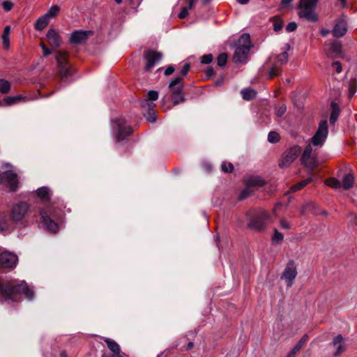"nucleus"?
I'll return each instance as SVG.
<instances>
[{
  "label": "nucleus",
  "mask_w": 357,
  "mask_h": 357,
  "mask_svg": "<svg viewBox=\"0 0 357 357\" xmlns=\"http://www.w3.org/2000/svg\"><path fill=\"white\" fill-rule=\"evenodd\" d=\"M0 294L5 300L14 301V296L16 294H24L29 300L33 297V291L28 287L24 281L18 285H13L10 282L1 284Z\"/></svg>",
  "instance_id": "obj_1"
},
{
  "label": "nucleus",
  "mask_w": 357,
  "mask_h": 357,
  "mask_svg": "<svg viewBox=\"0 0 357 357\" xmlns=\"http://www.w3.org/2000/svg\"><path fill=\"white\" fill-rule=\"evenodd\" d=\"M251 48L250 37L248 33H243L238 40V45L235 50L233 60L235 63H245Z\"/></svg>",
  "instance_id": "obj_2"
},
{
  "label": "nucleus",
  "mask_w": 357,
  "mask_h": 357,
  "mask_svg": "<svg viewBox=\"0 0 357 357\" xmlns=\"http://www.w3.org/2000/svg\"><path fill=\"white\" fill-rule=\"evenodd\" d=\"M317 0H300L298 15L307 21L315 22L318 20L314 9Z\"/></svg>",
  "instance_id": "obj_3"
},
{
  "label": "nucleus",
  "mask_w": 357,
  "mask_h": 357,
  "mask_svg": "<svg viewBox=\"0 0 357 357\" xmlns=\"http://www.w3.org/2000/svg\"><path fill=\"white\" fill-rule=\"evenodd\" d=\"M113 122V131L115 135L116 141L121 142L125 139L128 135H130L132 129L129 126L126 119L123 117H119L112 120Z\"/></svg>",
  "instance_id": "obj_4"
},
{
  "label": "nucleus",
  "mask_w": 357,
  "mask_h": 357,
  "mask_svg": "<svg viewBox=\"0 0 357 357\" xmlns=\"http://www.w3.org/2000/svg\"><path fill=\"white\" fill-rule=\"evenodd\" d=\"M29 211V206L26 202H20L13 206L10 210V218L16 224H22Z\"/></svg>",
  "instance_id": "obj_5"
},
{
  "label": "nucleus",
  "mask_w": 357,
  "mask_h": 357,
  "mask_svg": "<svg viewBox=\"0 0 357 357\" xmlns=\"http://www.w3.org/2000/svg\"><path fill=\"white\" fill-rule=\"evenodd\" d=\"M301 160L302 164L310 170L314 169L318 165L317 150L313 149L312 144L305 146Z\"/></svg>",
  "instance_id": "obj_6"
},
{
  "label": "nucleus",
  "mask_w": 357,
  "mask_h": 357,
  "mask_svg": "<svg viewBox=\"0 0 357 357\" xmlns=\"http://www.w3.org/2000/svg\"><path fill=\"white\" fill-rule=\"evenodd\" d=\"M301 152L299 146L295 145L285 151L281 156L279 166L281 168H287L298 158Z\"/></svg>",
  "instance_id": "obj_7"
},
{
  "label": "nucleus",
  "mask_w": 357,
  "mask_h": 357,
  "mask_svg": "<svg viewBox=\"0 0 357 357\" xmlns=\"http://www.w3.org/2000/svg\"><path fill=\"white\" fill-rule=\"evenodd\" d=\"M328 134V126L326 120H321L315 134L311 139L313 146H321L324 145Z\"/></svg>",
  "instance_id": "obj_8"
},
{
  "label": "nucleus",
  "mask_w": 357,
  "mask_h": 357,
  "mask_svg": "<svg viewBox=\"0 0 357 357\" xmlns=\"http://www.w3.org/2000/svg\"><path fill=\"white\" fill-rule=\"evenodd\" d=\"M55 57L61 75L65 77L70 75L72 74V70L68 65L66 53L58 51Z\"/></svg>",
  "instance_id": "obj_9"
},
{
  "label": "nucleus",
  "mask_w": 357,
  "mask_h": 357,
  "mask_svg": "<svg viewBox=\"0 0 357 357\" xmlns=\"http://www.w3.org/2000/svg\"><path fill=\"white\" fill-rule=\"evenodd\" d=\"M297 275V269L294 261H289L281 276V279L285 281L287 287H291Z\"/></svg>",
  "instance_id": "obj_10"
},
{
  "label": "nucleus",
  "mask_w": 357,
  "mask_h": 357,
  "mask_svg": "<svg viewBox=\"0 0 357 357\" xmlns=\"http://www.w3.org/2000/svg\"><path fill=\"white\" fill-rule=\"evenodd\" d=\"M17 261V256L13 252L5 251L0 254V266L3 268H13Z\"/></svg>",
  "instance_id": "obj_11"
},
{
  "label": "nucleus",
  "mask_w": 357,
  "mask_h": 357,
  "mask_svg": "<svg viewBox=\"0 0 357 357\" xmlns=\"http://www.w3.org/2000/svg\"><path fill=\"white\" fill-rule=\"evenodd\" d=\"M146 61L145 70L146 71L151 70L156 63H158L162 59V54L155 51H148L144 56Z\"/></svg>",
  "instance_id": "obj_12"
},
{
  "label": "nucleus",
  "mask_w": 357,
  "mask_h": 357,
  "mask_svg": "<svg viewBox=\"0 0 357 357\" xmlns=\"http://www.w3.org/2000/svg\"><path fill=\"white\" fill-rule=\"evenodd\" d=\"M109 350L112 352L110 357H126V355L121 351L119 344L114 340L108 337H102Z\"/></svg>",
  "instance_id": "obj_13"
},
{
  "label": "nucleus",
  "mask_w": 357,
  "mask_h": 357,
  "mask_svg": "<svg viewBox=\"0 0 357 357\" xmlns=\"http://www.w3.org/2000/svg\"><path fill=\"white\" fill-rule=\"evenodd\" d=\"M0 182L8 183L10 190L15 191L17 184V174L11 171L5 172L0 176Z\"/></svg>",
  "instance_id": "obj_14"
},
{
  "label": "nucleus",
  "mask_w": 357,
  "mask_h": 357,
  "mask_svg": "<svg viewBox=\"0 0 357 357\" xmlns=\"http://www.w3.org/2000/svg\"><path fill=\"white\" fill-rule=\"evenodd\" d=\"M268 218V213L263 211L260 216L255 217L250 220L249 227L256 230H261L265 227V222Z\"/></svg>",
  "instance_id": "obj_15"
},
{
  "label": "nucleus",
  "mask_w": 357,
  "mask_h": 357,
  "mask_svg": "<svg viewBox=\"0 0 357 357\" xmlns=\"http://www.w3.org/2000/svg\"><path fill=\"white\" fill-rule=\"evenodd\" d=\"M46 36L50 45L53 48L56 49L61 45V38L55 29H49L47 32Z\"/></svg>",
  "instance_id": "obj_16"
},
{
  "label": "nucleus",
  "mask_w": 357,
  "mask_h": 357,
  "mask_svg": "<svg viewBox=\"0 0 357 357\" xmlns=\"http://www.w3.org/2000/svg\"><path fill=\"white\" fill-rule=\"evenodd\" d=\"M92 35L91 31H75L72 33L70 40L72 43L79 44L85 42Z\"/></svg>",
  "instance_id": "obj_17"
},
{
  "label": "nucleus",
  "mask_w": 357,
  "mask_h": 357,
  "mask_svg": "<svg viewBox=\"0 0 357 357\" xmlns=\"http://www.w3.org/2000/svg\"><path fill=\"white\" fill-rule=\"evenodd\" d=\"M332 344L335 350L334 353L335 356H337L341 354L347 348V345L344 342V338L342 335H337L335 337L332 341Z\"/></svg>",
  "instance_id": "obj_18"
},
{
  "label": "nucleus",
  "mask_w": 357,
  "mask_h": 357,
  "mask_svg": "<svg viewBox=\"0 0 357 357\" xmlns=\"http://www.w3.org/2000/svg\"><path fill=\"white\" fill-rule=\"evenodd\" d=\"M40 215L45 228L50 232L56 233L58 231V225L47 215L45 211H40Z\"/></svg>",
  "instance_id": "obj_19"
},
{
  "label": "nucleus",
  "mask_w": 357,
  "mask_h": 357,
  "mask_svg": "<svg viewBox=\"0 0 357 357\" xmlns=\"http://www.w3.org/2000/svg\"><path fill=\"white\" fill-rule=\"evenodd\" d=\"M347 31V22L344 20L340 19L336 22L332 32L335 37L340 38L343 36Z\"/></svg>",
  "instance_id": "obj_20"
},
{
  "label": "nucleus",
  "mask_w": 357,
  "mask_h": 357,
  "mask_svg": "<svg viewBox=\"0 0 357 357\" xmlns=\"http://www.w3.org/2000/svg\"><path fill=\"white\" fill-rule=\"evenodd\" d=\"M183 86V79L181 77H176L172 79L169 85V88L173 94L181 93Z\"/></svg>",
  "instance_id": "obj_21"
},
{
  "label": "nucleus",
  "mask_w": 357,
  "mask_h": 357,
  "mask_svg": "<svg viewBox=\"0 0 357 357\" xmlns=\"http://www.w3.org/2000/svg\"><path fill=\"white\" fill-rule=\"evenodd\" d=\"M307 340L308 335L305 334L302 337L296 345L289 351L287 357H295Z\"/></svg>",
  "instance_id": "obj_22"
},
{
  "label": "nucleus",
  "mask_w": 357,
  "mask_h": 357,
  "mask_svg": "<svg viewBox=\"0 0 357 357\" xmlns=\"http://www.w3.org/2000/svg\"><path fill=\"white\" fill-rule=\"evenodd\" d=\"M50 20L47 17V15H43L37 20L34 26L35 29L38 31L44 29L47 26Z\"/></svg>",
  "instance_id": "obj_23"
},
{
  "label": "nucleus",
  "mask_w": 357,
  "mask_h": 357,
  "mask_svg": "<svg viewBox=\"0 0 357 357\" xmlns=\"http://www.w3.org/2000/svg\"><path fill=\"white\" fill-rule=\"evenodd\" d=\"M331 114L330 116V122L331 124L335 123L340 114V107L338 105L334 102H331Z\"/></svg>",
  "instance_id": "obj_24"
},
{
  "label": "nucleus",
  "mask_w": 357,
  "mask_h": 357,
  "mask_svg": "<svg viewBox=\"0 0 357 357\" xmlns=\"http://www.w3.org/2000/svg\"><path fill=\"white\" fill-rule=\"evenodd\" d=\"M10 33V26H5V28L3 29V34L1 36L3 47L5 49H8L10 47V38H9Z\"/></svg>",
  "instance_id": "obj_25"
},
{
  "label": "nucleus",
  "mask_w": 357,
  "mask_h": 357,
  "mask_svg": "<svg viewBox=\"0 0 357 357\" xmlns=\"http://www.w3.org/2000/svg\"><path fill=\"white\" fill-rule=\"evenodd\" d=\"M246 184L250 187H261L265 184V181L259 176H255L250 178Z\"/></svg>",
  "instance_id": "obj_26"
},
{
  "label": "nucleus",
  "mask_w": 357,
  "mask_h": 357,
  "mask_svg": "<svg viewBox=\"0 0 357 357\" xmlns=\"http://www.w3.org/2000/svg\"><path fill=\"white\" fill-rule=\"evenodd\" d=\"M354 182V176L349 174H346L343 177V179H342V187L345 190H349L353 186Z\"/></svg>",
  "instance_id": "obj_27"
},
{
  "label": "nucleus",
  "mask_w": 357,
  "mask_h": 357,
  "mask_svg": "<svg viewBox=\"0 0 357 357\" xmlns=\"http://www.w3.org/2000/svg\"><path fill=\"white\" fill-rule=\"evenodd\" d=\"M36 194L43 201L50 199V189L47 187H41L36 190Z\"/></svg>",
  "instance_id": "obj_28"
},
{
  "label": "nucleus",
  "mask_w": 357,
  "mask_h": 357,
  "mask_svg": "<svg viewBox=\"0 0 357 357\" xmlns=\"http://www.w3.org/2000/svg\"><path fill=\"white\" fill-rule=\"evenodd\" d=\"M196 1L197 0H188V6L183 7L178 15L180 19H183L188 15V11L192 8Z\"/></svg>",
  "instance_id": "obj_29"
},
{
  "label": "nucleus",
  "mask_w": 357,
  "mask_h": 357,
  "mask_svg": "<svg viewBox=\"0 0 357 357\" xmlns=\"http://www.w3.org/2000/svg\"><path fill=\"white\" fill-rule=\"evenodd\" d=\"M312 181V178L311 177H309L305 180H303L298 183L296 185H294L291 188V190L292 192H296L297 190H301L303 188H304L306 185L310 183Z\"/></svg>",
  "instance_id": "obj_30"
},
{
  "label": "nucleus",
  "mask_w": 357,
  "mask_h": 357,
  "mask_svg": "<svg viewBox=\"0 0 357 357\" xmlns=\"http://www.w3.org/2000/svg\"><path fill=\"white\" fill-rule=\"evenodd\" d=\"M243 98L246 100H250L256 96V91L250 89H244L241 91Z\"/></svg>",
  "instance_id": "obj_31"
},
{
  "label": "nucleus",
  "mask_w": 357,
  "mask_h": 357,
  "mask_svg": "<svg viewBox=\"0 0 357 357\" xmlns=\"http://www.w3.org/2000/svg\"><path fill=\"white\" fill-rule=\"evenodd\" d=\"M60 11V7L57 5H54L48 10L45 14L50 20L58 15Z\"/></svg>",
  "instance_id": "obj_32"
},
{
  "label": "nucleus",
  "mask_w": 357,
  "mask_h": 357,
  "mask_svg": "<svg viewBox=\"0 0 357 357\" xmlns=\"http://www.w3.org/2000/svg\"><path fill=\"white\" fill-rule=\"evenodd\" d=\"M10 89V84L8 81L0 79V92L1 93H7Z\"/></svg>",
  "instance_id": "obj_33"
},
{
  "label": "nucleus",
  "mask_w": 357,
  "mask_h": 357,
  "mask_svg": "<svg viewBox=\"0 0 357 357\" xmlns=\"http://www.w3.org/2000/svg\"><path fill=\"white\" fill-rule=\"evenodd\" d=\"M326 184L333 188L337 189L341 187V183L335 178H331L326 181Z\"/></svg>",
  "instance_id": "obj_34"
},
{
  "label": "nucleus",
  "mask_w": 357,
  "mask_h": 357,
  "mask_svg": "<svg viewBox=\"0 0 357 357\" xmlns=\"http://www.w3.org/2000/svg\"><path fill=\"white\" fill-rule=\"evenodd\" d=\"M278 62L280 64H284L286 63L289 60V55L287 51H284L283 52L279 54L276 56Z\"/></svg>",
  "instance_id": "obj_35"
},
{
  "label": "nucleus",
  "mask_w": 357,
  "mask_h": 357,
  "mask_svg": "<svg viewBox=\"0 0 357 357\" xmlns=\"http://www.w3.org/2000/svg\"><path fill=\"white\" fill-rule=\"evenodd\" d=\"M280 139V135L278 132H276L275 131H271L268 133V140L269 142L276 143V142H279Z\"/></svg>",
  "instance_id": "obj_36"
},
{
  "label": "nucleus",
  "mask_w": 357,
  "mask_h": 357,
  "mask_svg": "<svg viewBox=\"0 0 357 357\" xmlns=\"http://www.w3.org/2000/svg\"><path fill=\"white\" fill-rule=\"evenodd\" d=\"M227 61V55L225 53L220 54L217 59V63L219 66H225Z\"/></svg>",
  "instance_id": "obj_37"
},
{
  "label": "nucleus",
  "mask_w": 357,
  "mask_h": 357,
  "mask_svg": "<svg viewBox=\"0 0 357 357\" xmlns=\"http://www.w3.org/2000/svg\"><path fill=\"white\" fill-rule=\"evenodd\" d=\"M22 97L21 96H9L4 99L5 102L7 105H11L15 104L17 101L21 100Z\"/></svg>",
  "instance_id": "obj_38"
},
{
  "label": "nucleus",
  "mask_w": 357,
  "mask_h": 357,
  "mask_svg": "<svg viewBox=\"0 0 357 357\" xmlns=\"http://www.w3.org/2000/svg\"><path fill=\"white\" fill-rule=\"evenodd\" d=\"M222 170L225 173H230L234 169V166L231 162H223L221 165Z\"/></svg>",
  "instance_id": "obj_39"
},
{
  "label": "nucleus",
  "mask_w": 357,
  "mask_h": 357,
  "mask_svg": "<svg viewBox=\"0 0 357 357\" xmlns=\"http://www.w3.org/2000/svg\"><path fill=\"white\" fill-rule=\"evenodd\" d=\"M287 111V107L282 104L275 107V115L278 117L282 116Z\"/></svg>",
  "instance_id": "obj_40"
},
{
  "label": "nucleus",
  "mask_w": 357,
  "mask_h": 357,
  "mask_svg": "<svg viewBox=\"0 0 357 357\" xmlns=\"http://www.w3.org/2000/svg\"><path fill=\"white\" fill-rule=\"evenodd\" d=\"M173 100H174V105H178L181 102H183L185 100V98L182 93H176L173 94Z\"/></svg>",
  "instance_id": "obj_41"
},
{
  "label": "nucleus",
  "mask_w": 357,
  "mask_h": 357,
  "mask_svg": "<svg viewBox=\"0 0 357 357\" xmlns=\"http://www.w3.org/2000/svg\"><path fill=\"white\" fill-rule=\"evenodd\" d=\"M8 229V222L5 217H0V231H6Z\"/></svg>",
  "instance_id": "obj_42"
},
{
  "label": "nucleus",
  "mask_w": 357,
  "mask_h": 357,
  "mask_svg": "<svg viewBox=\"0 0 357 357\" xmlns=\"http://www.w3.org/2000/svg\"><path fill=\"white\" fill-rule=\"evenodd\" d=\"M284 238L283 234L277 229L275 230L274 235L272 238L273 241L276 243L281 242Z\"/></svg>",
  "instance_id": "obj_43"
},
{
  "label": "nucleus",
  "mask_w": 357,
  "mask_h": 357,
  "mask_svg": "<svg viewBox=\"0 0 357 357\" xmlns=\"http://www.w3.org/2000/svg\"><path fill=\"white\" fill-rule=\"evenodd\" d=\"M279 74H280V69L278 68L277 66H273L268 73V75H269L270 78L278 76Z\"/></svg>",
  "instance_id": "obj_44"
},
{
  "label": "nucleus",
  "mask_w": 357,
  "mask_h": 357,
  "mask_svg": "<svg viewBox=\"0 0 357 357\" xmlns=\"http://www.w3.org/2000/svg\"><path fill=\"white\" fill-rule=\"evenodd\" d=\"M213 61V56L211 54H205L202 57V63L205 64H209Z\"/></svg>",
  "instance_id": "obj_45"
},
{
  "label": "nucleus",
  "mask_w": 357,
  "mask_h": 357,
  "mask_svg": "<svg viewBox=\"0 0 357 357\" xmlns=\"http://www.w3.org/2000/svg\"><path fill=\"white\" fill-rule=\"evenodd\" d=\"M13 3L10 1H4L2 3V6L5 11H10L13 8Z\"/></svg>",
  "instance_id": "obj_46"
},
{
  "label": "nucleus",
  "mask_w": 357,
  "mask_h": 357,
  "mask_svg": "<svg viewBox=\"0 0 357 357\" xmlns=\"http://www.w3.org/2000/svg\"><path fill=\"white\" fill-rule=\"evenodd\" d=\"M148 99L149 100H155L158 98V93L156 91H150L148 93Z\"/></svg>",
  "instance_id": "obj_47"
},
{
  "label": "nucleus",
  "mask_w": 357,
  "mask_h": 357,
  "mask_svg": "<svg viewBox=\"0 0 357 357\" xmlns=\"http://www.w3.org/2000/svg\"><path fill=\"white\" fill-rule=\"evenodd\" d=\"M282 26H283V23L279 20H275L273 22V29L276 32L280 31L282 29Z\"/></svg>",
  "instance_id": "obj_48"
},
{
  "label": "nucleus",
  "mask_w": 357,
  "mask_h": 357,
  "mask_svg": "<svg viewBox=\"0 0 357 357\" xmlns=\"http://www.w3.org/2000/svg\"><path fill=\"white\" fill-rule=\"evenodd\" d=\"M331 49L336 54L340 53V52H341V45H340V43H338V42L333 43L331 45Z\"/></svg>",
  "instance_id": "obj_49"
},
{
  "label": "nucleus",
  "mask_w": 357,
  "mask_h": 357,
  "mask_svg": "<svg viewBox=\"0 0 357 357\" xmlns=\"http://www.w3.org/2000/svg\"><path fill=\"white\" fill-rule=\"evenodd\" d=\"M250 188V186L247 185L246 188L241 193V199H245L251 194V190Z\"/></svg>",
  "instance_id": "obj_50"
},
{
  "label": "nucleus",
  "mask_w": 357,
  "mask_h": 357,
  "mask_svg": "<svg viewBox=\"0 0 357 357\" xmlns=\"http://www.w3.org/2000/svg\"><path fill=\"white\" fill-rule=\"evenodd\" d=\"M297 24L296 22H289L287 26H286V30L288 32L294 31L296 29Z\"/></svg>",
  "instance_id": "obj_51"
},
{
  "label": "nucleus",
  "mask_w": 357,
  "mask_h": 357,
  "mask_svg": "<svg viewBox=\"0 0 357 357\" xmlns=\"http://www.w3.org/2000/svg\"><path fill=\"white\" fill-rule=\"evenodd\" d=\"M40 47H41V48H42V50H43V55H44L45 56H48V55H50V54H52V51H51V50H50L46 47V45H45L44 43H41V44L40 45Z\"/></svg>",
  "instance_id": "obj_52"
},
{
  "label": "nucleus",
  "mask_w": 357,
  "mask_h": 357,
  "mask_svg": "<svg viewBox=\"0 0 357 357\" xmlns=\"http://www.w3.org/2000/svg\"><path fill=\"white\" fill-rule=\"evenodd\" d=\"M280 226L285 229H289L291 228V224L285 220H280Z\"/></svg>",
  "instance_id": "obj_53"
},
{
  "label": "nucleus",
  "mask_w": 357,
  "mask_h": 357,
  "mask_svg": "<svg viewBox=\"0 0 357 357\" xmlns=\"http://www.w3.org/2000/svg\"><path fill=\"white\" fill-rule=\"evenodd\" d=\"M333 66L337 73H340L342 72V65L339 61H335L333 63Z\"/></svg>",
  "instance_id": "obj_54"
},
{
  "label": "nucleus",
  "mask_w": 357,
  "mask_h": 357,
  "mask_svg": "<svg viewBox=\"0 0 357 357\" xmlns=\"http://www.w3.org/2000/svg\"><path fill=\"white\" fill-rule=\"evenodd\" d=\"M189 70H190V65H189V63H185V64L183 66V68H182V69H181V73L183 75L185 76V75H187V74H188V73Z\"/></svg>",
  "instance_id": "obj_55"
},
{
  "label": "nucleus",
  "mask_w": 357,
  "mask_h": 357,
  "mask_svg": "<svg viewBox=\"0 0 357 357\" xmlns=\"http://www.w3.org/2000/svg\"><path fill=\"white\" fill-rule=\"evenodd\" d=\"M174 72V68L172 66H168L165 70V75L166 76L172 75Z\"/></svg>",
  "instance_id": "obj_56"
},
{
  "label": "nucleus",
  "mask_w": 357,
  "mask_h": 357,
  "mask_svg": "<svg viewBox=\"0 0 357 357\" xmlns=\"http://www.w3.org/2000/svg\"><path fill=\"white\" fill-rule=\"evenodd\" d=\"M155 119H156V118H155V116L153 112L150 113L149 116L147 117V120L150 122H153L155 121Z\"/></svg>",
  "instance_id": "obj_57"
},
{
  "label": "nucleus",
  "mask_w": 357,
  "mask_h": 357,
  "mask_svg": "<svg viewBox=\"0 0 357 357\" xmlns=\"http://www.w3.org/2000/svg\"><path fill=\"white\" fill-rule=\"evenodd\" d=\"M206 73L208 76H212V75H215V72H214L213 69L211 68H208Z\"/></svg>",
  "instance_id": "obj_58"
},
{
  "label": "nucleus",
  "mask_w": 357,
  "mask_h": 357,
  "mask_svg": "<svg viewBox=\"0 0 357 357\" xmlns=\"http://www.w3.org/2000/svg\"><path fill=\"white\" fill-rule=\"evenodd\" d=\"M146 105H147L149 107H153V103L149 102L148 100H144L142 102V106L145 107Z\"/></svg>",
  "instance_id": "obj_59"
},
{
  "label": "nucleus",
  "mask_w": 357,
  "mask_h": 357,
  "mask_svg": "<svg viewBox=\"0 0 357 357\" xmlns=\"http://www.w3.org/2000/svg\"><path fill=\"white\" fill-rule=\"evenodd\" d=\"M331 32L330 30L328 29H322L321 31H320V33L322 36H326L329 33Z\"/></svg>",
  "instance_id": "obj_60"
},
{
  "label": "nucleus",
  "mask_w": 357,
  "mask_h": 357,
  "mask_svg": "<svg viewBox=\"0 0 357 357\" xmlns=\"http://www.w3.org/2000/svg\"><path fill=\"white\" fill-rule=\"evenodd\" d=\"M293 0H282V4L284 6H287Z\"/></svg>",
  "instance_id": "obj_61"
},
{
  "label": "nucleus",
  "mask_w": 357,
  "mask_h": 357,
  "mask_svg": "<svg viewBox=\"0 0 357 357\" xmlns=\"http://www.w3.org/2000/svg\"><path fill=\"white\" fill-rule=\"evenodd\" d=\"M241 4H246L248 3L249 0H237Z\"/></svg>",
  "instance_id": "obj_62"
},
{
  "label": "nucleus",
  "mask_w": 357,
  "mask_h": 357,
  "mask_svg": "<svg viewBox=\"0 0 357 357\" xmlns=\"http://www.w3.org/2000/svg\"><path fill=\"white\" fill-rule=\"evenodd\" d=\"M61 357H67V354L65 351H63L61 352Z\"/></svg>",
  "instance_id": "obj_63"
},
{
  "label": "nucleus",
  "mask_w": 357,
  "mask_h": 357,
  "mask_svg": "<svg viewBox=\"0 0 357 357\" xmlns=\"http://www.w3.org/2000/svg\"><path fill=\"white\" fill-rule=\"evenodd\" d=\"M192 346H193V343L192 342H190L188 344V349H190V348H192Z\"/></svg>",
  "instance_id": "obj_64"
}]
</instances>
